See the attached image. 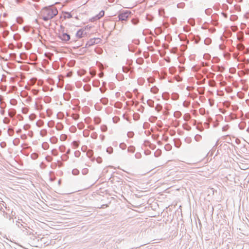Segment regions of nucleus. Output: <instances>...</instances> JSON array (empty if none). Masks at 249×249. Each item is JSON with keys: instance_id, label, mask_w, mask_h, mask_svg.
<instances>
[{"instance_id": "obj_1", "label": "nucleus", "mask_w": 249, "mask_h": 249, "mask_svg": "<svg viewBox=\"0 0 249 249\" xmlns=\"http://www.w3.org/2000/svg\"><path fill=\"white\" fill-rule=\"evenodd\" d=\"M58 14L56 8L54 7H45L42 12V19L48 21L52 19Z\"/></svg>"}, {"instance_id": "obj_2", "label": "nucleus", "mask_w": 249, "mask_h": 249, "mask_svg": "<svg viewBox=\"0 0 249 249\" xmlns=\"http://www.w3.org/2000/svg\"><path fill=\"white\" fill-rule=\"evenodd\" d=\"M131 14V12L129 10H125L120 13L118 15L119 20L120 21H125Z\"/></svg>"}, {"instance_id": "obj_3", "label": "nucleus", "mask_w": 249, "mask_h": 249, "mask_svg": "<svg viewBox=\"0 0 249 249\" xmlns=\"http://www.w3.org/2000/svg\"><path fill=\"white\" fill-rule=\"evenodd\" d=\"M59 37L60 39L64 41H69L71 38L70 35L66 33H63L61 35H60Z\"/></svg>"}, {"instance_id": "obj_4", "label": "nucleus", "mask_w": 249, "mask_h": 249, "mask_svg": "<svg viewBox=\"0 0 249 249\" xmlns=\"http://www.w3.org/2000/svg\"><path fill=\"white\" fill-rule=\"evenodd\" d=\"M87 34L86 32H85V30L83 29V28L80 29L78 30L76 33V36L77 37L80 38L84 36V35H86Z\"/></svg>"}, {"instance_id": "obj_5", "label": "nucleus", "mask_w": 249, "mask_h": 249, "mask_svg": "<svg viewBox=\"0 0 249 249\" xmlns=\"http://www.w3.org/2000/svg\"><path fill=\"white\" fill-rule=\"evenodd\" d=\"M105 12L103 10L101 11L98 14L92 18L91 21H95L99 19L104 16Z\"/></svg>"}, {"instance_id": "obj_6", "label": "nucleus", "mask_w": 249, "mask_h": 249, "mask_svg": "<svg viewBox=\"0 0 249 249\" xmlns=\"http://www.w3.org/2000/svg\"><path fill=\"white\" fill-rule=\"evenodd\" d=\"M96 39H98V38H91L90 39H89V40L87 42L86 46H85V48H88V47H90V46L94 45L95 44H96V43H95Z\"/></svg>"}, {"instance_id": "obj_7", "label": "nucleus", "mask_w": 249, "mask_h": 249, "mask_svg": "<svg viewBox=\"0 0 249 249\" xmlns=\"http://www.w3.org/2000/svg\"><path fill=\"white\" fill-rule=\"evenodd\" d=\"M211 69L213 71H220L222 72L224 70V67L222 66H212Z\"/></svg>"}, {"instance_id": "obj_8", "label": "nucleus", "mask_w": 249, "mask_h": 249, "mask_svg": "<svg viewBox=\"0 0 249 249\" xmlns=\"http://www.w3.org/2000/svg\"><path fill=\"white\" fill-rule=\"evenodd\" d=\"M16 113V111L13 108H11L8 111V115L10 117H13Z\"/></svg>"}, {"instance_id": "obj_9", "label": "nucleus", "mask_w": 249, "mask_h": 249, "mask_svg": "<svg viewBox=\"0 0 249 249\" xmlns=\"http://www.w3.org/2000/svg\"><path fill=\"white\" fill-rule=\"evenodd\" d=\"M64 18L65 19L70 18H72V15L71 14V13L70 12H64Z\"/></svg>"}, {"instance_id": "obj_10", "label": "nucleus", "mask_w": 249, "mask_h": 249, "mask_svg": "<svg viewBox=\"0 0 249 249\" xmlns=\"http://www.w3.org/2000/svg\"><path fill=\"white\" fill-rule=\"evenodd\" d=\"M179 95L177 93H173L172 94L171 98L173 100H176L178 99Z\"/></svg>"}, {"instance_id": "obj_11", "label": "nucleus", "mask_w": 249, "mask_h": 249, "mask_svg": "<svg viewBox=\"0 0 249 249\" xmlns=\"http://www.w3.org/2000/svg\"><path fill=\"white\" fill-rule=\"evenodd\" d=\"M188 23L192 26L195 25V21L193 18H190L188 20Z\"/></svg>"}, {"instance_id": "obj_12", "label": "nucleus", "mask_w": 249, "mask_h": 249, "mask_svg": "<svg viewBox=\"0 0 249 249\" xmlns=\"http://www.w3.org/2000/svg\"><path fill=\"white\" fill-rule=\"evenodd\" d=\"M150 90H151V92H152L154 94H156L158 92L159 89L156 86H154L151 88Z\"/></svg>"}, {"instance_id": "obj_13", "label": "nucleus", "mask_w": 249, "mask_h": 249, "mask_svg": "<svg viewBox=\"0 0 249 249\" xmlns=\"http://www.w3.org/2000/svg\"><path fill=\"white\" fill-rule=\"evenodd\" d=\"M135 150V148L133 146H130L127 148V151L130 153H134Z\"/></svg>"}, {"instance_id": "obj_14", "label": "nucleus", "mask_w": 249, "mask_h": 249, "mask_svg": "<svg viewBox=\"0 0 249 249\" xmlns=\"http://www.w3.org/2000/svg\"><path fill=\"white\" fill-rule=\"evenodd\" d=\"M131 22L133 25H136L139 23V20L137 18H133L131 20Z\"/></svg>"}, {"instance_id": "obj_15", "label": "nucleus", "mask_w": 249, "mask_h": 249, "mask_svg": "<svg viewBox=\"0 0 249 249\" xmlns=\"http://www.w3.org/2000/svg\"><path fill=\"white\" fill-rule=\"evenodd\" d=\"M147 104L149 107H154V102L151 99H148L147 100Z\"/></svg>"}, {"instance_id": "obj_16", "label": "nucleus", "mask_w": 249, "mask_h": 249, "mask_svg": "<svg viewBox=\"0 0 249 249\" xmlns=\"http://www.w3.org/2000/svg\"><path fill=\"white\" fill-rule=\"evenodd\" d=\"M174 116L177 118H179L181 116V113L179 111H177L174 112Z\"/></svg>"}, {"instance_id": "obj_17", "label": "nucleus", "mask_w": 249, "mask_h": 249, "mask_svg": "<svg viewBox=\"0 0 249 249\" xmlns=\"http://www.w3.org/2000/svg\"><path fill=\"white\" fill-rule=\"evenodd\" d=\"M19 142H20V140L18 138H16L13 141V143L15 146L18 145L19 144Z\"/></svg>"}, {"instance_id": "obj_18", "label": "nucleus", "mask_w": 249, "mask_h": 249, "mask_svg": "<svg viewBox=\"0 0 249 249\" xmlns=\"http://www.w3.org/2000/svg\"><path fill=\"white\" fill-rule=\"evenodd\" d=\"M94 121L95 124H99L101 122V119L99 117H96L94 118Z\"/></svg>"}, {"instance_id": "obj_19", "label": "nucleus", "mask_w": 249, "mask_h": 249, "mask_svg": "<svg viewBox=\"0 0 249 249\" xmlns=\"http://www.w3.org/2000/svg\"><path fill=\"white\" fill-rule=\"evenodd\" d=\"M162 109V106L160 104H157L155 107V110L158 112L160 111Z\"/></svg>"}, {"instance_id": "obj_20", "label": "nucleus", "mask_w": 249, "mask_h": 249, "mask_svg": "<svg viewBox=\"0 0 249 249\" xmlns=\"http://www.w3.org/2000/svg\"><path fill=\"white\" fill-rule=\"evenodd\" d=\"M183 128L187 131H190L191 129V127L189 125H187V124H183Z\"/></svg>"}, {"instance_id": "obj_21", "label": "nucleus", "mask_w": 249, "mask_h": 249, "mask_svg": "<svg viewBox=\"0 0 249 249\" xmlns=\"http://www.w3.org/2000/svg\"><path fill=\"white\" fill-rule=\"evenodd\" d=\"M46 134L47 130L46 129H42L40 131V135L42 137L46 136Z\"/></svg>"}, {"instance_id": "obj_22", "label": "nucleus", "mask_w": 249, "mask_h": 249, "mask_svg": "<svg viewBox=\"0 0 249 249\" xmlns=\"http://www.w3.org/2000/svg\"><path fill=\"white\" fill-rule=\"evenodd\" d=\"M181 145V142L179 140H177L175 142V146L179 148Z\"/></svg>"}, {"instance_id": "obj_23", "label": "nucleus", "mask_w": 249, "mask_h": 249, "mask_svg": "<svg viewBox=\"0 0 249 249\" xmlns=\"http://www.w3.org/2000/svg\"><path fill=\"white\" fill-rule=\"evenodd\" d=\"M211 39H210V38H206L205 40H204V43L206 44V45H209L211 43Z\"/></svg>"}, {"instance_id": "obj_24", "label": "nucleus", "mask_w": 249, "mask_h": 249, "mask_svg": "<svg viewBox=\"0 0 249 249\" xmlns=\"http://www.w3.org/2000/svg\"><path fill=\"white\" fill-rule=\"evenodd\" d=\"M184 141L187 143H190L191 142H192V139L191 137H187L186 138H185L184 139Z\"/></svg>"}, {"instance_id": "obj_25", "label": "nucleus", "mask_w": 249, "mask_h": 249, "mask_svg": "<svg viewBox=\"0 0 249 249\" xmlns=\"http://www.w3.org/2000/svg\"><path fill=\"white\" fill-rule=\"evenodd\" d=\"M101 129L103 132H106L107 130V127L106 125H102L101 126Z\"/></svg>"}, {"instance_id": "obj_26", "label": "nucleus", "mask_w": 249, "mask_h": 249, "mask_svg": "<svg viewBox=\"0 0 249 249\" xmlns=\"http://www.w3.org/2000/svg\"><path fill=\"white\" fill-rule=\"evenodd\" d=\"M42 147L44 149L46 150L49 148V144L47 142H43Z\"/></svg>"}, {"instance_id": "obj_27", "label": "nucleus", "mask_w": 249, "mask_h": 249, "mask_svg": "<svg viewBox=\"0 0 249 249\" xmlns=\"http://www.w3.org/2000/svg\"><path fill=\"white\" fill-rule=\"evenodd\" d=\"M17 22L19 24H21L23 22V18L20 17H18L17 18Z\"/></svg>"}, {"instance_id": "obj_28", "label": "nucleus", "mask_w": 249, "mask_h": 249, "mask_svg": "<svg viewBox=\"0 0 249 249\" xmlns=\"http://www.w3.org/2000/svg\"><path fill=\"white\" fill-rule=\"evenodd\" d=\"M119 146L122 149L124 150L126 148V145L124 142H122L120 144Z\"/></svg>"}, {"instance_id": "obj_29", "label": "nucleus", "mask_w": 249, "mask_h": 249, "mask_svg": "<svg viewBox=\"0 0 249 249\" xmlns=\"http://www.w3.org/2000/svg\"><path fill=\"white\" fill-rule=\"evenodd\" d=\"M16 225H17V226L19 228H21V227H23L24 228H25L26 229H27L26 228H25V226H23L21 223L20 221H17V222H16Z\"/></svg>"}, {"instance_id": "obj_30", "label": "nucleus", "mask_w": 249, "mask_h": 249, "mask_svg": "<svg viewBox=\"0 0 249 249\" xmlns=\"http://www.w3.org/2000/svg\"><path fill=\"white\" fill-rule=\"evenodd\" d=\"M101 101L104 105H107L108 103V99L106 98H102Z\"/></svg>"}, {"instance_id": "obj_31", "label": "nucleus", "mask_w": 249, "mask_h": 249, "mask_svg": "<svg viewBox=\"0 0 249 249\" xmlns=\"http://www.w3.org/2000/svg\"><path fill=\"white\" fill-rule=\"evenodd\" d=\"M72 174L73 175H77L79 174V171L77 169H74L72 171Z\"/></svg>"}, {"instance_id": "obj_32", "label": "nucleus", "mask_w": 249, "mask_h": 249, "mask_svg": "<svg viewBox=\"0 0 249 249\" xmlns=\"http://www.w3.org/2000/svg\"><path fill=\"white\" fill-rule=\"evenodd\" d=\"M106 151H107V152L108 154H110L112 153L113 151V148H112V147H107V148Z\"/></svg>"}, {"instance_id": "obj_33", "label": "nucleus", "mask_w": 249, "mask_h": 249, "mask_svg": "<svg viewBox=\"0 0 249 249\" xmlns=\"http://www.w3.org/2000/svg\"><path fill=\"white\" fill-rule=\"evenodd\" d=\"M210 23L214 26H216L218 24L217 20H214L213 19H211Z\"/></svg>"}, {"instance_id": "obj_34", "label": "nucleus", "mask_w": 249, "mask_h": 249, "mask_svg": "<svg viewBox=\"0 0 249 249\" xmlns=\"http://www.w3.org/2000/svg\"><path fill=\"white\" fill-rule=\"evenodd\" d=\"M212 10L210 8L207 9L205 10V13L206 15H209L211 14Z\"/></svg>"}, {"instance_id": "obj_35", "label": "nucleus", "mask_w": 249, "mask_h": 249, "mask_svg": "<svg viewBox=\"0 0 249 249\" xmlns=\"http://www.w3.org/2000/svg\"><path fill=\"white\" fill-rule=\"evenodd\" d=\"M89 170L87 168H84L82 170V173L83 175H85L88 173Z\"/></svg>"}, {"instance_id": "obj_36", "label": "nucleus", "mask_w": 249, "mask_h": 249, "mask_svg": "<svg viewBox=\"0 0 249 249\" xmlns=\"http://www.w3.org/2000/svg\"><path fill=\"white\" fill-rule=\"evenodd\" d=\"M237 19V17L235 15H231L230 18L231 21H235Z\"/></svg>"}, {"instance_id": "obj_37", "label": "nucleus", "mask_w": 249, "mask_h": 249, "mask_svg": "<svg viewBox=\"0 0 249 249\" xmlns=\"http://www.w3.org/2000/svg\"><path fill=\"white\" fill-rule=\"evenodd\" d=\"M146 19L148 21H151L153 20V17L151 15H147L146 17Z\"/></svg>"}, {"instance_id": "obj_38", "label": "nucleus", "mask_w": 249, "mask_h": 249, "mask_svg": "<svg viewBox=\"0 0 249 249\" xmlns=\"http://www.w3.org/2000/svg\"><path fill=\"white\" fill-rule=\"evenodd\" d=\"M135 158L138 159L141 158L142 155H141V153L137 152L135 155Z\"/></svg>"}, {"instance_id": "obj_39", "label": "nucleus", "mask_w": 249, "mask_h": 249, "mask_svg": "<svg viewBox=\"0 0 249 249\" xmlns=\"http://www.w3.org/2000/svg\"><path fill=\"white\" fill-rule=\"evenodd\" d=\"M195 140L197 141V142H198L200 141V140L201 139V136L199 135H196L195 136Z\"/></svg>"}, {"instance_id": "obj_40", "label": "nucleus", "mask_w": 249, "mask_h": 249, "mask_svg": "<svg viewBox=\"0 0 249 249\" xmlns=\"http://www.w3.org/2000/svg\"><path fill=\"white\" fill-rule=\"evenodd\" d=\"M129 138H132L134 136V133L132 131H129L127 134Z\"/></svg>"}, {"instance_id": "obj_41", "label": "nucleus", "mask_w": 249, "mask_h": 249, "mask_svg": "<svg viewBox=\"0 0 249 249\" xmlns=\"http://www.w3.org/2000/svg\"><path fill=\"white\" fill-rule=\"evenodd\" d=\"M190 30V28L188 26L183 27V31L186 32H188Z\"/></svg>"}, {"instance_id": "obj_42", "label": "nucleus", "mask_w": 249, "mask_h": 249, "mask_svg": "<svg viewBox=\"0 0 249 249\" xmlns=\"http://www.w3.org/2000/svg\"><path fill=\"white\" fill-rule=\"evenodd\" d=\"M59 149L61 152H64L65 150L66 147L64 145H61L59 146Z\"/></svg>"}, {"instance_id": "obj_43", "label": "nucleus", "mask_w": 249, "mask_h": 249, "mask_svg": "<svg viewBox=\"0 0 249 249\" xmlns=\"http://www.w3.org/2000/svg\"><path fill=\"white\" fill-rule=\"evenodd\" d=\"M128 48L129 51L131 52H134V48L132 47V45H129L128 46Z\"/></svg>"}, {"instance_id": "obj_44", "label": "nucleus", "mask_w": 249, "mask_h": 249, "mask_svg": "<svg viewBox=\"0 0 249 249\" xmlns=\"http://www.w3.org/2000/svg\"><path fill=\"white\" fill-rule=\"evenodd\" d=\"M30 127H31V125L30 124H26L23 125V129L24 130H27L29 129L30 128Z\"/></svg>"}, {"instance_id": "obj_45", "label": "nucleus", "mask_w": 249, "mask_h": 249, "mask_svg": "<svg viewBox=\"0 0 249 249\" xmlns=\"http://www.w3.org/2000/svg\"><path fill=\"white\" fill-rule=\"evenodd\" d=\"M91 137L93 139H96L97 138V134L96 132H93L91 135Z\"/></svg>"}, {"instance_id": "obj_46", "label": "nucleus", "mask_w": 249, "mask_h": 249, "mask_svg": "<svg viewBox=\"0 0 249 249\" xmlns=\"http://www.w3.org/2000/svg\"><path fill=\"white\" fill-rule=\"evenodd\" d=\"M47 161L50 162L52 160L53 158L50 156H47L45 158Z\"/></svg>"}, {"instance_id": "obj_47", "label": "nucleus", "mask_w": 249, "mask_h": 249, "mask_svg": "<svg viewBox=\"0 0 249 249\" xmlns=\"http://www.w3.org/2000/svg\"><path fill=\"white\" fill-rule=\"evenodd\" d=\"M132 42L136 45H138L140 43V40L139 39L133 40Z\"/></svg>"}, {"instance_id": "obj_48", "label": "nucleus", "mask_w": 249, "mask_h": 249, "mask_svg": "<svg viewBox=\"0 0 249 249\" xmlns=\"http://www.w3.org/2000/svg\"><path fill=\"white\" fill-rule=\"evenodd\" d=\"M52 153L53 155L54 156H56L57 155V152L56 151V150L55 149H53L52 150Z\"/></svg>"}, {"instance_id": "obj_49", "label": "nucleus", "mask_w": 249, "mask_h": 249, "mask_svg": "<svg viewBox=\"0 0 249 249\" xmlns=\"http://www.w3.org/2000/svg\"><path fill=\"white\" fill-rule=\"evenodd\" d=\"M204 57L206 59H209L211 57V56L209 54H205L204 55Z\"/></svg>"}, {"instance_id": "obj_50", "label": "nucleus", "mask_w": 249, "mask_h": 249, "mask_svg": "<svg viewBox=\"0 0 249 249\" xmlns=\"http://www.w3.org/2000/svg\"><path fill=\"white\" fill-rule=\"evenodd\" d=\"M53 122H49L48 123V125L50 127H53Z\"/></svg>"}, {"instance_id": "obj_51", "label": "nucleus", "mask_w": 249, "mask_h": 249, "mask_svg": "<svg viewBox=\"0 0 249 249\" xmlns=\"http://www.w3.org/2000/svg\"><path fill=\"white\" fill-rule=\"evenodd\" d=\"M200 40V37L199 36H197L195 40L196 43H198Z\"/></svg>"}, {"instance_id": "obj_52", "label": "nucleus", "mask_w": 249, "mask_h": 249, "mask_svg": "<svg viewBox=\"0 0 249 249\" xmlns=\"http://www.w3.org/2000/svg\"><path fill=\"white\" fill-rule=\"evenodd\" d=\"M74 155H75V156L76 157H78L80 155V152L78 151H75L74 152Z\"/></svg>"}, {"instance_id": "obj_53", "label": "nucleus", "mask_w": 249, "mask_h": 249, "mask_svg": "<svg viewBox=\"0 0 249 249\" xmlns=\"http://www.w3.org/2000/svg\"><path fill=\"white\" fill-rule=\"evenodd\" d=\"M20 138L22 139H25L27 138V136L25 134H23V135H21L20 136Z\"/></svg>"}, {"instance_id": "obj_54", "label": "nucleus", "mask_w": 249, "mask_h": 249, "mask_svg": "<svg viewBox=\"0 0 249 249\" xmlns=\"http://www.w3.org/2000/svg\"><path fill=\"white\" fill-rule=\"evenodd\" d=\"M221 15L225 18H227L228 17V15L227 14L224 13V12H222L221 13Z\"/></svg>"}, {"instance_id": "obj_55", "label": "nucleus", "mask_w": 249, "mask_h": 249, "mask_svg": "<svg viewBox=\"0 0 249 249\" xmlns=\"http://www.w3.org/2000/svg\"><path fill=\"white\" fill-rule=\"evenodd\" d=\"M225 48V46H223L222 45L220 44L219 45V49L223 50Z\"/></svg>"}, {"instance_id": "obj_56", "label": "nucleus", "mask_w": 249, "mask_h": 249, "mask_svg": "<svg viewBox=\"0 0 249 249\" xmlns=\"http://www.w3.org/2000/svg\"><path fill=\"white\" fill-rule=\"evenodd\" d=\"M62 128H63V125L61 124L60 125V126H56V129L57 130H61V129H62Z\"/></svg>"}, {"instance_id": "obj_57", "label": "nucleus", "mask_w": 249, "mask_h": 249, "mask_svg": "<svg viewBox=\"0 0 249 249\" xmlns=\"http://www.w3.org/2000/svg\"><path fill=\"white\" fill-rule=\"evenodd\" d=\"M209 74L210 75V77H213L214 76V75H215L214 73H212V72H210ZM208 77H209V76H208Z\"/></svg>"}, {"instance_id": "obj_58", "label": "nucleus", "mask_w": 249, "mask_h": 249, "mask_svg": "<svg viewBox=\"0 0 249 249\" xmlns=\"http://www.w3.org/2000/svg\"><path fill=\"white\" fill-rule=\"evenodd\" d=\"M99 90L100 91L102 92V93H104L105 90H106V89H102V88H100L99 89Z\"/></svg>"}, {"instance_id": "obj_59", "label": "nucleus", "mask_w": 249, "mask_h": 249, "mask_svg": "<svg viewBox=\"0 0 249 249\" xmlns=\"http://www.w3.org/2000/svg\"><path fill=\"white\" fill-rule=\"evenodd\" d=\"M241 36L240 37L238 36V39L239 40H241L242 39V38H243V33L241 32Z\"/></svg>"}, {"instance_id": "obj_60", "label": "nucleus", "mask_w": 249, "mask_h": 249, "mask_svg": "<svg viewBox=\"0 0 249 249\" xmlns=\"http://www.w3.org/2000/svg\"><path fill=\"white\" fill-rule=\"evenodd\" d=\"M32 158L34 159H36L37 158V155L36 154H34V157L33 156V155H32Z\"/></svg>"}, {"instance_id": "obj_61", "label": "nucleus", "mask_w": 249, "mask_h": 249, "mask_svg": "<svg viewBox=\"0 0 249 249\" xmlns=\"http://www.w3.org/2000/svg\"><path fill=\"white\" fill-rule=\"evenodd\" d=\"M71 153V149L69 148L67 150V152H66V154H70Z\"/></svg>"}, {"instance_id": "obj_62", "label": "nucleus", "mask_w": 249, "mask_h": 249, "mask_svg": "<svg viewBox=\"0 0 249 249\" xmlns=\"http://www.w3.org/2000/svg\"><path fill=\"white\" fill-rule=\"evenodd\" d=\"M23 29L24 31H25L26 32H29V30H27L26 29V27H24L23 28Z\"/></svg>"}, {"instance_id": "obj_63", "label": "nucleus", "mask_w": 249, "mask_h": 249, "mask_svg": "<svg viewBox=\"0 0 249 249\" xmlns=\"http://www.w3.org/2000/svg\"><path fill=\"white\" fill-rule=\"evenodd\" d=\"M151 118H152V120H153L154 121H155L157 119V118L155 116H151Z\"/></svg>"}, {"instance_id": "obj_64", "label": "nucleus", "mask_w": 249, "mask_h": 249, "mask_svg": "<svg viewBox=\"0 0 249 249\" xmlns=\"http://www.w3.org/2000/svg\"><path fill=\"white\" fill-rule=\"evenodd\" d=\"M209 30H210L211 32H214V31H215V29H214V28H213V29H210Z\"/></svg>"}]
</instances>
